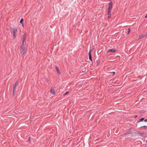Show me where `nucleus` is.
<instances>
[{
    "label": "nucleus",
    "mask_w": 147,
    "mask_h": 147,
    "mask_svg": "<svg viewBox=\"0 0 147 147\" xmlns=\"http://www.w3.org/2000/svg\"><path fill=\"white\" fill-rule=\"evenodd\" d=\"M26 34H25L23 35V40L22 44H24V41H25V40L26 39Z\"/></svg>",
    "instance_id": "0eeeda50"
},
{
    "label": "nucleus",
    "mask_w": 147,
    "mask_h": 147,
    "mask_svg": "<svg viewBox=\"0 0 147 147\" xmlns=\"http://www.w3.org/2000/svg\"><path fill=\"white\" fill-rule=\"evenodd\" d=\"M113 75H114L115 74V72H113Z\"/></svg>",
    "instance_id": "6ab92c4d"
},
{
    "label": "nucleus",
    "mask_w": 147,
    "mask_h": 147,
    "mask_svg": "<svg viewBox=\"0 0 147 147\" xmlns=\"http://www.w3.org/2000/svg\"><path fill=\"white\" fill-rule=\"evenodd\" d=\"M23 21H24L23 19L22 18L21 19L20 21V23L21 24L23 23Z\"/></svg>",
    "instance_id": "9b49d317"
},
{
    "label": "nucleus",
    "mask_w": 147,
    "mask_h": 147,
    "mask_svg": "<svg viewBox=\"0 0 147 147\" xmlns=\"http://www.w3.org/2000/svg\"><path fill=\"white\" fill-rule=\"evenodd\" d=\"M112 5L113 3L112 1L110 2L109 3V7L108 8V14L109 15L108 17L109 18L110 17V15H111V11L112 8Z\"/></svg>",
    "instance_id": "f03ea898"
},
{
    "label": "nucleus",
    "mask_w": 147,
    "mask_h": 147,
    "mask_svg": "<svg viewBox=\"0 0 147 147\" xmlns=\"http://www.w3.org/2000/svg\"><path fill=\"white\" fill-rule=\"evenodd\" d=\"M144 120V119L143 118H141L140 119V122L142 121H143Z\"/></svg>",
    "instance_id": "f8f14e48"
},
{
    "label": "nucleus",
    "mask_w": 147,
    "mask_h": 147,
    "mask_svg": "<svg viewBox=\"0 0 147 147\" xmlns=\"http://www.w3.org/2000/svg\"><path fill=\"white\" fill-rule=\"evenodd\" d=\"M144 121L145 122H147V119H145V120H144Z\"/></svg>",
    "instance_id": "dca6fc26"
},
{
    "label": "nucleus",
    "mask_w": 147,
    "mask_h": 147,
    "mask_svg": "<svg viewBox=\"0 0 147 147\" xmlns=\"http://www.w3.org/2000/svg\"><path fill=\"white\" fill-rule=\"evenodd\" d=\"M20 54L22 55L26 54L27 52V50L25 48L24 44H22L20 47Z\"/></svg>",
    "instance_id": "f257e3e1"
},
{
    "label": "nucleus",
    "mask_w": 147,
    "mask_h": 147,
    "mask_svg": "<svg viewBox=\"0 0 147 147\" xmlns=\"http://www.w3.org/2000/svg\"><path fill=\"white\" fill-rule=\"evenodd\" d=\"M89 59L92 61V56H91V51L90 50L89 51Z\"/></svg>",
    "instance_id": "6e6552de"
},
{
    "label": "nucleus",
    "mask_w": 147,
    "mask_h": 147,
    "mask_svg": "<svg viewBox=\"0 0 147 147\" xmlns=\"http://www.w3.org/2000/svg\"><path fill=\"white\" fill-rule=\"evenodd\" d=\"M51 92V93L53 94V95H55V92L54 90H53V89H51L50 90Z\"/></svg>",
    "instance_id": "9d476101"
},
{
    "label": "nucleus",
    "mask_w": 147,
    "mask_h": 147,
    "mask_svg": "<svg viewBox=\"0 0 147 147\" xmlns=\"http://www.w3.org/2000/svg\"><path fill=\"white\" fill-rule=\"evenodd\" d=\"M137 117V115H136V116H135V118H136V117Z\"/></svg>",
    "instance_id": "a211bd4d"
},
{
    "label": "nucleus",
    "mask_w": 147,
    "mask_h": 147,
    "mask_svg": "<svg viewBox=\"0 0 147 147\" xmlns=\"http://www.w3.org/2000/svg\"><path fill=\"white\" fill-rule=\"evenodd\" d=\"M17 83H18V81H17L14 86L13 87V95H14V93H15V92L16 91V88L17 86Z\"/></svg>",
    "instance_id": "20e7f679"
},
{
    "label": "nucleus",
    "mask_w": 147,
    "mask_h": 147,
    "mask_svg": "<svg viewBox=\"0 0 147 147\" xmlns=\"http://www.w3.org/2000/svg\"><path fill=\"white\" fill-rule=\"evenodd\" d=\"M147 17V15L145 17V18H146V17Z\"/></svg>",
    "instance_id": "aec40b11"
},
{
    "label": "nucleus",
    "mask_w": 147,
    "mask_h": 147,
    "mask_svg": "<svg viewBox=\"0 0 147 147\" xmlns=\"http://www.w3.org/2000/svg\"><path fill=\"white\" fill-rule=\"evenodd\" d=\"M13 33V38H15L16 36V34L18 32V28L17 27L13 28L12 29Z\"/></svg>",
    "instance_id": "7ed1b4c3"
},
{
    "label": "nucleus",
    "mask_w": 147,
    "mask_h": 147,
    "mask_svg": "<svg viewBox=\"0 0 147 147\" xmlns=\"http://www.w3.org/2000/svg\"><path fill=\"white\" fill-rule=\"evenodd\" d=\"M68 92H67L65 94H64V95H66V94H68Z\"/></svg>",
    "instance_id": "2eb2a0df"
},
{
    "label": "nucleus",
    "mask_w": 147,
    "mask_h": 147,
    "mask_svg": "<svg viewBox=\"0 0 147 147\" xmlns=\"http://www.w3.org/2000/svg\"><path fill=\"white\" fill-rule=\"evenodd\" d=\"M147 35L146 34H143L142 35H141L140 36H139V39H140V38H142L144 37H145Z\"/></svg>",
    "instance_id": "1a4fd4ad"
},
{
    "label": "nucleus",
    "mask_w": 147,
    "mask_h": 147,
    "mask_svg": "<svg viewBox=\"0 0 147 147\" xmlns=\"http://www.w3.org/2000/svg\"><path fill=\"white\" fill-rule=\"evenodd\" d=\"M22 26L24 27V24H23V23H22Z\"/></svg>",
    "instance_id": "f3484780"
},
{
    "label": "nucleus",
    "mask_w": 147,
    "mask_h": 147,
    "mask_svg": "<svg viewBox=\"0 0 147 147\" xmlns=\"http://www.w3.org/2000/svg\"><path fill=\"white\" fill-rule=\"evenodd\" d=\"M141 127H144L146 128L147 126H141Z\"/></svg>",
    "instance_id": "4468645a"
},
{
    "label": "nucleus",
    "mask_w": 147,
    "mask_h": 147,
    "mask_svg": "<svg viewBox=\"0 0 147 147\" xmlns=\"http://www.w3.org/2000/svg\"><path fill=\"white\" fill-rule=\"evenodd\" d=\"M128 34H129L130 31V29L129 28H128Z\"/></svg>",
    "instance_id": "ddd939ff"
},
{
    "label": "nucleus",
    "mask_w": 147,
    "mask_h": 147,
    "mask_svg": "<svg viewBox=\"0 0 147 147\" xmlns=\"http://www.w3.org/2000/svg\"><path fill=\"white\" fill-rule=\"evenodd\" d=\"M115 51H116V50L114 49H109L107 51V52H111V53H115Z\"/></svg>",
    "instance_id": "39448f33"
},
{
    "label": "nucleus",
    "mask_w": 147,
    "mask_h": 147,
    "mask_svg": "<svg viewBox=\"0 0 147 147\" xmlns=\"http://www.w3.org/2000/svg\"><path fill=\"white\" fill-rule=\"evenodd\" d=\"M55 68L57 71L58 74H59V75L61 73L59 71V69L58 67L57 66H55Z\"/></svg>",
    "instance_id": "423d86ee"
}]
</instances>
